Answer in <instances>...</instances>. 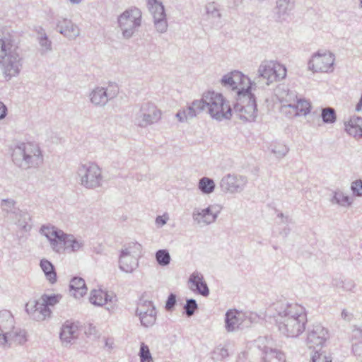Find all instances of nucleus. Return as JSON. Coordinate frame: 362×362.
<instances>
[{
    "label": "nucleus",
    "instance_id": "nucleus-1",
    "mask_svg": "<svg viewBox=\"0 0 362 362\" xmlns=\"http://www.w3.org/2000/svg\"><path fill=\"white\" fill-rule=\"evenodd\" d=\"M195 108L206 110L212 117L217 119H229L232 110L229 102L219 93L208 91L202 99L193 103Z\"/></svg>",
    "mask_w": 362,
    "mask_h": 362
},
{
    "label": "nucleus",
    "instance_id": "nucleus-2",
    "mask_svg": "<svg viewBox=\"0 0 362 362\" xmlns=\"http://www.w3.org/2000/svg\"><path fill=\"white\" fill-rule=\"evenodd\" d=\"M280 103V112L289 118L305 116L311 111L310 103L293 93H284Z\"/></svg>",
    "mask_w": 362,
    "mask_h": 362
},
{
    "label": "nucleus",
    "instance_id": "nucleus-3",
    "mask_svg": "<svg viewBox=\"0 0 362 362\" xmlns=\"http://www.w3.org/2000/svg\"><path fill=\"white\" fill-rule=\"evenodd\" d=\"M41 231L50 241L53 250L58 252L62 250L76 251L81 247V243L73 235L65 234L53 226H43Z\"/></svg>",
    "mask_w": 362,
    "mask_h": 362
},
{
    "label": "nucleus",
    "instance_id": "nucleus-4",
    "mask_svg": "<svg viewBox=\"0 0 362 362\" xmlns=\"http://www.w3.org/2000/svg\"><path fill=\"white\" fill-rule=\"evenodd\" d=\"M61 298L62 296L59 294H44L38 300H30L25 305V310L37 320H43L50 315L49 307L57 304Z\"/></svg>",
    "mask_w": 362,
    "mask_h": 362
},
{
    "label": "nucleus",
    "instance_id": "nucleus-5",
    "mask_svg": "<svg viewBox=\"0 0 362 362\" xmlns=\"http://www.w3.org/2000/svg\"><path fill=\"white\" fill-rule=\"evenodd\" d=\"M235 109L243 120H255L257 115V105L252 88L237 94Z\"/></svg>",
    "mask_w": 362,
    "mask_h": 362
},
{
    "label": "nucleus",
    "instance_id": "nucleus-6",
    "mask_svg": "<svg viewBox=\"0 0 362 362\" xmlns=\"http://www.w3.org/2000/svg\"><path fill=\"white\" fill-rule=\"evenodd\" d=\"M334 55L329 50H319L310 57L308 67L313 73H328L334 69Z\"/></svg>",
    "mask_w": 362,
    "mask_h": 362
},
{
    "label": "nucleus",
    "instance_id": "nucleus-7",
    "mask_svg": "<svg viewBox=\"0 0 362 362\" xmlns=\"http://www.w3.org/2000/svg\"><path fill=\"white\" fill-rule=\"evenodd\" d=\"M141 12L136 8L124 11L118 18L119 26L124 37H130L141 24Z\"/></svg>",
    "mask_w": 362,
    "mask_h": 362
},
{
    "label": "nucleus",
    "instance_id": "nucleus-8",
    "mask_svg": "<svg viewBox=\"0 0 362 362\" xmlns=\"http://www.w3.org/2000/svg\"><path fill=\"white\" fill-rule=\"evenodd\" d=\"M12 47L11 40L0 37V64L4 66V74L9 77L18 73L16 57L11 55Z\"/></svg>",
    "mask_w": 362,
    "mask_h": 362
},
{
    "label": "nucleus",
    "instance_id": "nucleus-9",
    "mask_svg": "<svg viewBox=\"0 0 362 362\" xmlns=\"http://www.w3.org/2000/svg\"><path fill=\"white\" fill-rule=\"evenodd\" d=\"M286 72L284 65L274 61L264 62L259 68V75L267 80L268 84L284 79Z\"/></svg>",
    "mask_w": 362,
    "mask_h": 362
},
{
    "label": "nucleus",
    "instance_id": "nucleus-10",
    "mask_svg": "<svg viewBox=\"0 0 362 362\" xmlns=\"http://www.w3.org/2000/svg\"><path fill=\"white\" fill-rule=\"evenodd\" d=\"M221 83L223 86L236 90L237 94L252 88L250 78L238 71H233L223 76Z\"/></svg>",
    "mask_w": 362,
    "mask_h": 362
},
{
    "label": "nucleus",
    "instance_id": "nucleus-11",
    "mask_svg": "<svg viewBox=\"0 0 362 362\" xmlns=\"http://www.w3.org/2000/svg\"><path fill=\"white\" fill-rule=\"evenodd\" d=\"M141 245L133 243L122 251L119 257L120 268L126 272H130L133 270L135 264V257L141 252Z\"/></svg>",
    "mask_w": 362,
    "mask_h": 362
},
{
    "label": "nucleus",
    "instance_id": "nucleus-12",
    "mask_svg": "<svg viewBox=\"0 0 362 362\" xmlns=\"http://www.w3.org/2000/svg\"><path fill=\"white\" fill-rule=\"evenodd\" d=\"M137 313L143 325L148 327L154 324L156 321V311L151 302L145 301L140 303L137 308Z\"/></svg>",
    "mask_w": 362,
    "mask_h": 362
},
{
    "label": "nucleus",
    "instance_id": "nucleus-13",
    "mask_svg": "<svg viewBox=\"0 0 362 362\" xmlns=\"http://www.w3.org/2000/svg\"><path fill=\"white\" fill-rule=\"evenodd\" d=\"M27 340L26 334L23 330L14 327V326L8 332L0 335V344L5 345L6 344H22Z\"/></svg>",
    "mask_w": 362,
    "mask_h": 362
},
{
    "label": "nucleus",
    "instance_id": "nucleus-14",
    "mask_svg": "<svg viewBox=\"0 0 362 362\" xmlns=\"http://www.w3.org/2000/svg\"><path fill=\"white\" fill-rule=\"evenodd\" d=\"M189 288L193 291H197L203 296H209V289L201 274L198 272L192 273L189 279Z\"/></svg>",
    "mask_w": 362,
    "mask_h": 362
},
{
    "label": "nucleus",
    "instance_id": "nucleus-15",
    "mask_svg": "<svg viewBox=\"0 0 362 362\" xmlns=\"http://www.w3.org/2000/svg\"><path fill=\"white\" fill-rule=\"evenodd\" d=\"M100 177V170L99 167L93 163L86 168V173L82 178V182L87 187H93L98 184Z\"/></svg>",
    "mask_w": 362,
    "mask_h": 362
},
{
    "label": "nucleus",
    "instance_id": "nucleus-16",
    "mask_svg": "<svg viewBox=\"0 0 362 362\" xmlns=\"http://www.w3.org/2000/svg\"><path fill=\"white\" fill-rule=\"evenodd\" d=\"M328 338L329 331L322 325H316L308 336L309 343L316 345H322Z\"/></svg>",
    "mask_w": 362,
    "mask_h": 362
},
{
    "label": "nucleus",
    "instance_id": "nucleus-17",
    "mask_svg": "<svg viewBox=\"0 0 362 362\" xmlns=\"http://www.w3.org/2000/svg\"><path fill=\"white\" fill-rule=\"evenodd\" d=\"M115 296L112 293L109 294L102 288L93 289L90 296V301L95 305L102 306L109 301H112Z\"/></svg>",
    "mask_w": 362,
    "mask_h": 362
},
{
    "label": "nucleus",
    "instance_id": "nucleus-18",
    "mask_svg": "<svg viewBox=\"0 0 362 362\" xmlns=\"http://www.w3.org/2000/svg\"><path fill=\"white\" fill-rule=\"evenodd\" d=\"M78 327L72 322H66L60 332V339L66 342H69L78 337Z\"/></svg>",
    "mask_w": 362,
    "mask_h": 362
},
{
    "label": "nucleus",
    "instance_id": "nucleus-19",
    "mask_svg": "<svg viewBox=\"0 0 362 362\" xmlns=\"http://www.w3.org/2000/svg\"><path fill=\"white\" fill-rule=\"evenodd\" d=\"M70 292L76 298H79L85 296L88 288L85 281L82 278L74 277L70 281Z\"/></svg>",
    "mask_w": 362,
    "mask_h": 362
},
{
    "label": "nucleus",
    "instance_id": "nucleus-20",
    "mask_svg": "<svg viewBox=\"0 0 362 362\" xmlns=\"http://www.w3.org/2000/svg\"><path fill=\"white\" fill-rule=\"evenodd\" d=\"M346 131L354 137L362 136V118L351 117L345 125Z\"/></svg>",
    "mask_w": 362,
    "mask_h": 362
},
{
    "label": "nucleus",
    "instance_id": "nucleus-21",
    "mask_svg": "<svg viewBox=\"0 0 362 362\" xmlns=\"http://www.w3.org/2000/svg\"><path fill=\"white\" fill-rule=\"evenodd\" d=\"M13 317L9 311H0V331L8 332L13 327Z\"/></svg>",
    "mask_w": 362,
    "mask_h": 362
},
{
    "label": "nucleus",
    "instance_id": "nucleus-22",
    "mask_svg": "<svg viewBox=\"0 0 362 362\" xmlns=\"http://www.w3.org/2000/svg\"><path fill=\"white\" fill-rule=\"evenodd\" d=\"M58 27L60 33L68 37H75L78 34V28L69 21H63Z\"/></svg>",
    "mask_w": 362,
    "mask_h": 362
},
{
    "label": "nucleus",
    "instance_id": "nucleus-23",
    "mask_svg": "<svg viewBox=\"0 0 362 362\" xmlns=\"http://www.w3.org/2000/svg\"><path fill=\"white\" fill-rule=\"evenodd\" d=\"M40 267L44 272L47 279L51 283L55 282L57 279V275L54 270L52 264L46 259H42L40 262Z\"/></svg>",
    "mask_w": 362,
    "mask_h": 362
},
{
    "label": "nucleus",
    "instance_id": "nucleus-24",
    "mask_svg": "<svg viewBox=\"0 0 362 362\" xmlns=\"http://www.w3.org/2000/svg\"><path fill=\"white\" fill-rule=\"evenodd\" d=\"M90 100L95 105H100L107 100L106 91L103 88H97L90 95Z\"/></svg>",
    "mask_w": 362,
    "mask_h": 362
},
{
    "label": "nucleus",
    "instance_id": "nucleus-25",
    "mask_svg": "<svg viewBox=\"0 0 362 362\" xmlns=\"http://www.w3.org/2000/svg\"><path fill=\"white\" fill-rule=\"evenodd\" d=\"M238 313L236 310H229L226 315V323L228 331H233L239 322Z\"/></svg>",
    "mask_w": 362,
    "mask_h": 362
},
{
    "label": "nucleus",
    "instance_id": "nucleus-26",
    "mask_svg": "<svg viewBox=\"0 0 362 362\" xmlns=\"http://www.w3.org/2000/svg\"><path fill=\"white\" fill-rule=\"evenodd\" d=\"M150 10L153 14L154 18L165 17L164 8L158 0H148Z\"/></svg>",
    "mask_w": 362,
    "mask_h": 362
},
{
    "label": "nucleus",
    "instance_id": "nucleus-27",
    "mask_svg": "<svg viewBox=\"0 0 362 362\" xmlns=\"http://www.w3.org/2000/svg\"><path fill=\"white\" fill-rule=\"evenodd\" d=\"M150 10L153 14L154 18L165 17L164 8L158 0H148Z\"/></svg>",
    "mask_w": 362,
    "mask_h": 362
},
{
    "label": "nucleus",
    "instance_id": "nucleus-28",
    "mask_svg": "<svg viewBox=\"0 0 362 362\" xmlns=\"http://www.w3.org/2000/svg\"><path fill=\"white\" fill-rule=\"evenodd\" d=\"M199 187L204 193L209 194L214 191L215 185L212 180L203 177L199 181Z\"/></svg>",
    "mask_w": 362,
    "mask_h": 362
},
{
    "label": "nucleus",
    "instance_id": "nucleus-29",
    "mask_svg": "<svg viewBox=\"0 0 362 362\" xmlns=\"http://www.w3.org/2000/svg\"><path fill=\"white\" fill-rule=\"evenodd\" d=\"M158 263L161 266H166L170 262V255L166 250H159L156 254Z\"/></svg>",
    "mask_w": 362,
    "mask_h": 362
},
{
    "label": "nucleus",
    "instance_id": "nucleus-30",
    "mask_svg": "<svg viewBox=\"0 0 362 362\" xmlns=\"http://www.w3.org/2000/svg\"><path fill=\"white\" fill-rule=\"evenodd\" d=\"M322 118L325 123H334L337 118L334 110L331 107L322 109Z\"/></svg>",
    "mask_w": 362,
    "mask_h": 362
},
{
    "label": "nucleus",
    "instance_id": "nucleus-31",
    "mask_svg": "<svg viewBox=\"0 0 362 362\" xmlns=\"http://www.w3.org/2000/svg\"><path fill=\"white\" fill-rule=\"evenodd\" d=\"M332 357L325 352L315 351L309 362H332Z\"/></svg>",
    "mask_w": 362,
    "mask_h": 362
},
{
    "label": "nucleus",
    "instance_id": "nucleus-32",
    "mask_svg": "<svg viewBox=\"0 0 362 362\" xmlns=\"http://www.w3.org/2000/svg\"><path fill=\"white\" fill-rule=\"evenodd\" d=\"M139 356L141 362H153L149 349L147 345L141 344Z\"/></svg>",
    "mask_w": 362,
    "mask_h": 362
},
{
    "label": "nucleus",
    "instance_id": "nucleus-33",
    "mask_svg": "<svg viewBox=\"0 0 362 362\" xmlns=\"http://www.w3.org/2000/svg\"><path fill=\"white\" fill-rule=\"evenodd\" d=\"M334 198L338 204L342 206H349L351 204L349 197L345 196L342 192H336Z\"/></svg>",
    "mask_w": 362,
    "mask_h": 362
},
{
    "label": "nucleus",
    "instance_id": "nucleus-34",
    "mask_svg": "<svg viewBox=\"0 0 362 362\" xmlns=\"http://www.w3.org/2000/svg\"><path fill=\"white\" fill-rule=\"evenodd\" d=\"M155 25L158 32L163 33L167 30L168 25L165 17L155 18Z\"/></svg>",
    "mask_w": 362,
    "mask_h": 362
},
{
    "label": "nucleus",
    "instance_id": "nucleus-35",
    "mask_svg": "<svg viewBox=\"0 0 362 362\" xmlns=\"http://www.w3.org/2000/svg\"><path fill=\"white\" fill-rule=\"evenodd\" d=\"M353 193L357 196H362V181L356 180L351 184Z\"/></svg>",
    "mask_w": 362,
    "mask_h": 362
},
{
    "label": "nucleus",
    "instance_id": "nucleus-36",
    "mask_svg": "<svg viewBox=\"0 0 362 362\" xmlns=\"http://www.w3.org/2000/svg\"><path fill=\"white\" fill-rule=\"evenodd\" d=\"M196 308L197 304L194 300H189L187 301L186 305V310L188 315H192Z\"/></svg>",
    "mask_w": 362,
    "mask_h": 362
},
{
    "label": "nucleus",
    "instance_id": "nucleus-37",
    "mask_svg": "<svg viewBox=\"0 0 362 362\" xmlns=\"http://www.w3.org/2000/svg\"><path fill=\"white\" fill-rule=\"evenodd\" d=\"M175 296L173 294H171L166 302V308L170 309L172 308L174 305L175 304Z\"/></svg>",
    "mask_w": 362,
    "mask_h": 362
},
{
    "label": "nucleus",
    "instance_id": "nucleus-38",
    "mask_svg": "<svg viewBox=\"0 0 362 362\" xmlns=\"http://www.w3.org/2000/svg\"><path fill=\"white\" fill-rule=\"evenodd\" d=\"M7 108L5 105L0 102V119H3L6 115Z\"/></svg>",
    "mask_w": 362,
    "mask_h": 362
},
{
    "label": "nucleus",
    "instance_id": "nucleus-39",
    "mask_svg": "<svg viewBox=\"0 0 362 362\" xmlns=\"http://www.w3.org/2000/svg\"><path fill=\"white\" fill-rule=\"evenodd\" d=\"M166 220H167V217H165V216H158L156 218V223L158 225L163 226V225H164L166 223Z\"/></svg>",
    "mask_w": 362,
    "mask_h": 362
},
{
    "label": "nucleus",
    "instance_id": "nucleus-40",
    "mask_svg": "<svg viewBox=\"0 0 362 362\" xmlns=\"http://www.w3.org/2000/svg\"><path fill=\"white\" fill-rule=\"evenodd\" d=\"M297 325H298V329H297L296 334H299L305 329V323L303 322L301 325H300L299 323H297Z\"/></svg>",
    "mask_w": 362,
    "mask_h": 362
},
{
    "label": "nucleus",
    "instance_id": "nucleus-41",
    "mask_svg": "<svg viewBox=\"0 0 362 362\" xmlns=\"http://www.w3.org/2000/svg\"><path fill=\"white\" fill-rule=\"evenodd\" d=\"M72 3H78L81 0H70Z\"/></svg>",
    "mask_w": 362,
    "mask_h": 362
},
{
    "label": "nucleus",
    "instance_id": "nucleus-42",
    "mask_svg": "<svg viewBox=\"0 0 362 362\" xmlns=\"http://www.w3.org/2000/svg\"><path fill=\"white\" fill-rule=\"evenodd\" d=\"M291 322H293V325H294L296 320H293Z\"/></svg>",
    "mask_w": 362,
    "mask_h": 362
}]
</instances>
